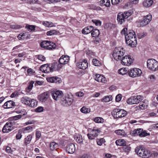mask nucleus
I'll return each instance as SVG.
<instances>
[{"label": "nucleus", "mask_w": 158, "mask_h": 158, "mask_svg": "<svg viewBox=\"0 0 158 158\" xmlns=\"http://www.w3.org/2000/svg\"><path fill=\"white\" fill-rule=\"evenodd\" d=\"M57 34V31L55 30H51L47 32V35H52Z\"/></svg>", "instance_id": "obj_47"}, {"label": "nucleus", "mask_w": 158, "mask_h": 158, "mask_svg": "<svg viewBox=\"0 0 158 158\" xmlns=\"http://www.w3.org/2000/svg\"><path fill=\"white\" fill-rule=\"evenodd\" d=\"M59 147L58 143L55 142H52L50 144V149L52 151H53Z\"/></svg>", "instance_id": "obj_32"}, {"label": "nucleus", "mask_w": 158, "mask_h": 158, "mask_svg": "<svg viewBox=\"0 0 158 158\" xmlns=\"http://www.w3.org/2000/svg\"><path fill=\"white\" fill-rule=\"evenodd\" d=\"M74 139L76 142L79 143H81L83 142V138L81 135L79 134H75L74 136Z\"/></svg>", "instance_id": "obj_26"}, {"label": "nucleus", "mask_w": 158, "mask_h": 158, "mask_svg": "<svg viewBox=\"0 0 158 158\" xmlns=\"http://www.w3.org/2000/svg\"><path fill=\"white\" fill-rule=\"evenodd\" d=\"M93 29V26H87L82 30V32L83 34H87L91 32Z\"/></svg>", "instance_id": "obj_22"}, {"label": "nucleus", "mask_w": 158, "mask_h": 158, "mask_svg": "<svg viewBox=\"0 0 158 158\" xmlns=\"http://www.w3.org/2000/svg\"><path fill=\"white\" fill-rule=\"evenodd\" d=\"M76 95L78 97H81L84 94L82 92H79L77 93L76 94Z\"/></svg>", "instance_id": "obj_63"}, {"label": "nucleus", "mask_w": 158, "mask_h": 158, "mask_svg": "<svg viewBox=\"0 0 158 158\" xmlns=\"http://www.w3.org/2000/svg\"><path fill=\"white\" fill-rule=\"evenodd\" d=\"M135 151L138 155L143 158H148L150 156V151L141 146L136 147Z\"/></svg>", "instance_id": "obj_3"}, {"label": "nucleus", "mask_w": 158, "mask_h": 158, "mask_svg": "<svg viewBox=\"0 0 158 158\" xmlns=\"http://www.w3.org/2000/svg\"><path fill=\"white\" fill-rule=\"evenodd\" d=\"M18 96V92H15L12 93L10 96V97L14 98L17 97Z\"/></svg>", "instance_id": "obj_62"}, {"label": "nucleus", "mask_w": 158, "mask_h": 158, "mask_svg": "<svg viewBox=\"0 0 158 158\" xmlns=\"http://www.w3.org/2000/svg\"><path fill=\"white\" fill-rule=\"evenodd\" d=\"M100 132L99 129L94 128L92 129L90 133L87 135V136L89 139H93L97 137Z\"/></svg>", "instance_id": "obj_12"}, {"label": "nucleus", "mask_w": 158, "mask_h": 158, "mask_svg": "<svg viewBox=\"0 0 158 158\" xmlns=\"http://www.w3.org/2000/svg\"><path fill=\"white\" fill-rule=\"evenodd\" d=\"M125 18L123 14L118 13L117 17V20L118 23L121 24L125 21Z\"/></svg>", "instance_id": "obj_23"}, {"label": "nucleus", "mask_w": 158, "mask_h": 158, "mask_svg": "<svg viewBox=\"0 0 158 158\" xmlns=\"http://www.w3.org/2000/svg\"><path fill=\"white\" fill-rule=\"evenodd\" d=\"M92 21L96 26H100L101 24V22L100 20L95 19L92 20Z\"/></svg>", "instance_id": "obj_54"}, {"label": "nucleus", "mask_w": 158, "mask_h": 158, "mask_svg": "<svg viewBox=\"0 0 158 158\" xmlns=\"http://www.w3.org/2000/svg\"><path fill=\"white\" fill-rule=\"evenodd\" d=\"M27 33H20L18 36L17 37L19 40H23L27 39L28 37Z\"/></svg>", "instance_id": "obj_34"}, {"label": "nucleus", "mask_w": 158, "mask_h": 158, "mask_svg": "<svg viewBox=\"0 0 158 158\" xmlns=\"http://www.w3.org/2000/svg\"><path fill=\"white\" fill-rule=\"evenodd\" d=\"M27 72L29 75H31L35 73V72L31 68H29L27 69Z\"/></svg>", "instance_id": "obj_60"}, {"label": "nucleus", "mask_w": 158, "mask_h": 158, "mask_svg": "<svg viewBox=\"0 0 158 158\" xmlns=\"http://www.w3.org/2000/svg\"><path fill=\"white\" fill-rule=\"evenodd\" d=\"M10 28L14 29H17L22 28V26L17 24L10 25Z\"/></svg>", "instance_id": "obj_51"}, {"label": "nucleus", "mask_w": 158, "mask_h": 158, "mask_svg": "<svg viewBox=\"0 0 158 158\" xmlns=\"http://www.w3.org/2000/svg\"><path fill=\"white\" fill-rule=\"evenodd\" d=\"M121 34L124 35L126 43L132 47H135L137 44L136 36L133 30H127V28H123L121 32Z\"/></svg>", "instance_id": "obj_1"}, {"label": "nucleus", "mask_w": 158, "mask_h": 158, "mask_svg": "<svg viewBox=\"0 0 158 158\" xmlns=\"http://www.w3.org/2000/svg\"><path fill=\"white\" fill-rule=\"evenodd\" d=\"M22 117L21 115H18L11 117V119L13 120H16L19 119Z\"/></svg>", "instance_id": "obj_53"}, {"label": "nucleus", "mask_w": 158, "mask_h": 158, "mask_svg": "<svg viewBox=\"0 0 158 158\" xmlns=\"http://www.w3.org/2000/svg\"><path fill=\"white\" fill-rule=\"evenodd\" d=\"M94 120L95 123H101L104 122V120L103 118L100 117L95 118Z\"/></svg>", "instance_id": "obj_43"}, {"label": "nucleus", "mask_w": 158, "mask_h": 158, "mask_svg": "<svg viewBox=\"0 0 158 158\" xmlns=\"http://www.w3.org/2000/svg\"><path fill=\"white\" fill-rule=\"evenodd\" d=\"M147 33H141L138 34V37L139 39H141L146 35Z\"/></svg>", "instance_id": "obj_55"}, {"label": "nucleus", "mask_w": 158, "mask_h": 158, "mask_svg": "<svg viewBox=\"0 0 158 158\" xmlns=\"http://www.w3.org/2000/svg\"><path fill=\"white\" fill-rule=\"evenodd\" d=\"M34 83V82L33 81H31L28 84L27 88L26 89V91L27 93H29L32 90Z\"/></svg>", "instance_id": "obj_33"}, {"label": "nucleus", "mask_w": 158, "mask_h": 158, "mask_svg": "<svg viewBox=\"0 0 158 158\" xmlns=\"http://www.w3.org/2000/svg\"><path fill=\"white\" fill-rule=\"evenodd\" d=\"M32 138V136L31 135H29L26 137L24 139V143L27 145L30 143V142Z\"/></svg>", "instance_id": "obj_36"}, {"label": "nucleus", "mask_w": 158, "mask_h": 158, "mask_svg": "<svg viewBox=\"0 0 158 158\" xmlns=\"http://www.w3.org/2000/svg\"><path fill=\"white\" fill-rule=\"evenodd\" d=\"M43 24L48 27H51L53 26V24L52 22L47 21L44 22Z\"/></svg>", "instance_id": "obj_44"}, {"label": "nucleus", "mask_w": 158, "mask_h": 158, "mask_svg": "<svg viewBox=\"0 0 158 158\" xmlns=\"http://www.w3.org/2000/svg\"><path fill=\"white\" fill-rule=\"evenodd\" d=\"M41 133L40 131H36L35 132V139L36 140H38L41 136Z\"/></svg>", "instance_id": "obj_46"}, {"label": "nucleus", "mask_w": 158, "mask_h": 158, "mask_svg": "<svg viewBox=\"0 0 158 158\" xmlns=\"http://www.w3.org/2000/svg\"><path fill=\"white\" fill-rule=\"evenodd\" d=\"M38 60H40L42 61H44L45 60V57L41 55H38Z\"/></svg>", "instance_id": "obj_57"}, {"label": "nucleus", "mask_w": 158, "mask_h": 158, "mask_svg": "<svg viewBox=\"0 0 158 158\" xmlns=\"http://www.w3.org/2000/svg\"><path fill=\"white\" fill-rule=\"evenodd\" d=\"M92 63L93 64L96 66H100L101 65L99 61L96 59H93Z\"/></svg>", "instance_id": "obj_49"}, {"label": "nucleus", "mask_w": 158, "mask_h": 158, "mask_svg": "<svg viewBox=\"0 0 158 158\" xmlns=\"http://www.w3.org/2000/svg\"><path fill=\"white\" fill-rule=\"evenodd\" d=\"M81 111L84 113H88L90 112V109L85 106H83L81 109Z\"/></svg>", "instance_id": "obj_39"}, {"label": "nucleus", "mask_w": 158, "mask_h": 158, "mask_svg": "<svg viewBox=\"0 0 158 158\" xmlns=\"http://www.w3.org/2000/svg\"><path fill=\"white\" fill-rule=\"evenodd\" d=\"M49 94L47 92H44L42 93L38 96V99L41 102H44L48 98Z\"/></svg>", "instance_id": "obj_18"}, {"label": "nucleus", "mask_w": 158, "mask_h": 158, "mask_svg": "<svg viewBox=\"0 0 158 158\" xmlns=\"http://www.w3.org/2000/svg\"><path fill=\"white\" fill-rule=\"evenodd\" d=\"M122 98V95L119 94H118L116 97L115 101L116 102L120 101Z\"/></svg>", "instance_id": "obj_56"}, {"label": "nucleus", "mask_w": 158, "mask_h": 158, "mask_svg": "<svg viewBox=\"0 0 158 158\" xmlns=\"http://www.w3.org/2000/svg\"><path fill=\"white\" fill-rule=\"evenodd\" d=\"M124 15V16L125 17V19H127L128 17H129L130 15H131V12H127L125 11L124 12L123 14Z\"/></svg>", "instance_id": "obj_52"}, {"label": "nucleus", "mask_w": 158, "mask_h": 158, "mask_svg": "<svg viewBox=\"0 0 158 158\" xmlns=\"http://www.w3.org/2000/svg\"><path fill=\"white\" fill-rule=\"evenodd\" d=\"M147 66L150 70L156 71L158 70V62L153 59H148L147 61Z\"/></svg>", "instance_id": "obj_4"}, {"label": "nucleus", "mask_w": 158, "mask_h": 158, "mask_svg": "<svg viewBox=\"0 0 158 158\" xmlns=\"http://www.w3.org/2000/svg\"><path fill=\"white\" fill-rule=\"evenodd\" d=\"M115 143L118 146H124L126 144V141L123 139H119L116 140Z\"/></svg>", "instance_id": "obj_29"}, {"label": "nucleus", "mask_w": 158, "mask_h": 158, "mask_svg": "<svg viewBox=\"0 0 158 158\" xmlns=\"http://www.w3.org/2000/svg\"><path fill=\"white\" fill-rule=\"evenodd\" d=\"M100 33V31L97 29L93 28L91 34L93 37H97L98 36Z\"/></svg>", "instance_id": "obj_28"}, {"label": "nucleus", "mask_w": 158, "mask_h": 158, "mask_svg": "<svg viewBox=\"0 0 158 158\" xmlns=\"http://www.w3.org/2000/svg\"><path fill=\"white\" fill-rule=\"evenodd\" d=\"M31 98L27 97H24L22 98L21 99V102L24 105L28 106Z\"/></svg>", "instance_id": "obj_24"}, {"label": "nucleus", "mask_w": 158, "mask_h": 158, "mask_svg": "<svg viewBox=\"0 0 158 158\" xmlns=\"http://www.w3.org/2000/svg\"><path fill=\"white\" fill-rule=\"evenodd\" d=\"M120 60L122 64L127 66L130 65L133 62V59L129 55H126L122 57Z\"/></svg>", "instance_id": "obj_11"}, {"label": "nucleus", "mask_w": 158, "mask_h": 158, "mask_svg": "<svg viewBox=\"0 0 158 158\" xmlns=\"http://www.w3.org/2000/svg\"><path fill=\"white\" fill-rule=\"evenodd\" d=\"M73 101V96L67 95L62 99L61 102L64 106H67L71 105L72 104Z\"/></svg>", "instance_id": "obj_10"}, {"label": "nucleus", "mask_w": 158, "mask_h": 158, "mask_svg": "<svg viewBox=\"0 0 158 158\" xmlns=\"http://www.w3.org/2000/svg\"><path fill=\"white\" fill-rule=\"evenodd\" d=\"M44 110L43 107L42 106H39L35 109V111L37 112H43Z\"/></svg>", "instance_id": "obj_58"}, {"label": "nucleus", "mask_w": 158, "mask_h": 158, "mask_svg": "<svg viewBox=\"0 0 158 158\" xmlns=\"http://www.w3.org/2000/svg\"><path fill=\"white\" fill-rule=\"evenodd\" d=\"M38 101L36 99H31L30 100V102H29L28 106L34 108L35 107L37 106Z\"/></svg>", "instance_id": "obj_27"}, {"label": "nucleus", "mask_w": 158, "mask_h": 158, "mask_svg": "<svg viewBox=\"0 0 158 158\" xmlns=\"http://www.w3.org/2000/svg\"><path fill=\"white\" fill-rule=\"evenodd\" d=\"M143 99V97L140 95L131 97L129 98L127 101L129 104H137Z\"/></svg>", "instance_id": "obj_8"}, {"label": "nucleus", "mask_w": 158, "mask_h": 158, "mask_svg": "<svg viewBox=\"0 0 158 158\" xmlns=\"http://www.w3.org/2000/svg\"><path fill=\"white\" fill-rule=\"evenodd\" d=\"M13 129L11 123H7L2 129L4 133H8L11 131Z\"/></svg>", "instance_id": "obj_17"}, {"label": "nucleus", "mask_w": 158, "mask_h": 158, "mask_svg": "<svg viewBox=\"0 0 158 158\" xmlns=\"http://www.w3.org/2000/svg\"><path fill=\"white\" fill-rule=\"evenodd\" d=\"M77 65L80 69L84 70L88 67V63L86 60L82 59L77 64Z\"/></svg>", "instance_id": "obj_16"}, {"label": "nucleus", "mask_w": 158, "mask_h": 158, "mask_svg": "<svg viewBox=\"0 0 158 158\" xmlns=\"http://www.w3.org/2000/svg\"><path fill=\"white\" fill-rule=\"evenodd\" d=\"M158 153L157 152H150V157H155L157 156L158 155Z\"/></svg>", "instance_id": "obj_59"}, {"label": "nucleus", "mask_w": 158, "mask_h": 158, "mask_svg": "<svg viewBox=\"0 0 158 158\" xmlns=\"http://www.w3.org/2000/svg\"><path fill=\"white\" fill-rule=\"evenodd\" d=\"M105 142V139L103 138L97 139V143L99 146L102 145Z\"/></svg>", "instance_id": "obj_48"}, {"label": "nucleus", "mask_w": 158, "mask_h": 158, "mask_svg": "<svg viewBox=\"0 0 158 158\" xmlns=\"http://www.w3.org/2000/svg\"><path fill=\"white\" fill-rule=\"evenodd\" d=\"M122 1L123 0H111V2L112 4H116Z\"/></svg>", "instance_id": "obj_61"}, {"label": "nucleus", "mask_w": 158, "mask_h": 158, "mask_svg": "<svg viewBox=\"0 0 158 158\" xmlns=\"http://www.w3.org/2000/svg\"><path fill=\"white\" fill-rule=\"evenodd\" d=\"M26 27L29 31H35V26L33 25H26Z\"/></svg>", "instance_id": "obj_45"}, {"label": "nucleus", "mask_w": 158, "mask_h": 158, "mask_svg": "<svg viewBox=\"0 0 158 158\" xmlns=\"http://www.w3.org/2000/svg\"><path fill=\"white\" fill-rule=\"evenodd\" d=\"M153 3V1L152 0H145L143 2V5L145 7H149L152 5Z\"/></svg>", "instance_id": "obj_31"}, {"label": "nucleus", "mask_w": 158, "mask_h": 158, "mask_svg": "<svg viewBox=\"0 0 158 158\" xmlns=\"http://www.w3.org/2000/svg\"><path fill=\"white\" fill-rule=\"evenodd\" d=\"M47 80L48 82L56 83L57 82V78L56 77H49L47 78Z\"/></svg>", "instance_id": "obj_40"}, {"label": "nucleus", "mask_w": 158, "mask_h": 158, "mask_svg": "<svg viewBox=\"0 0 158 158\" xmlns=\"http://www.w3.org/2000/svg\"><path fill=\"white\" fill-rule=\"evenodd\" d=\"M100 5H104L106 7H109L110 4L109 0H102L99 2Z\"/></svg>", "instance_id": "obj_30"}, {"label": "nucleus", "mask_w": 158, "mask_h": 158, "mask_svg": "<svg viewBox=\"0 0 158 158\" xmlns=\"http://www.w3.org/2000/svg\"><path fill=\"white\" fill-rule=\"evenodd\" d=\"M16 137L17 139H20L22 137V135L21 133L19 132L17 134Z\"/></svg>", "instance_id": "obj_64"}, {"label": "nucleus", "mask_w": 158, "mask_h": 158, "mask_svg": "<svg viewBox=\"0 0 158 158\" xmlns=\"http://www.w3.org/2000/svg\"><path fill=\"white\" fill-rule=\"evenodd\" d=\"M95 80L100 82L106 83L107 82V80L105 77L102 75L98 74L96 75Z\"/></svg>", "instance_id": "obj_19"}, {"label": "nucleus", "mask_w": 158, "mask_h": 158, "mask_svg": "<svg viewBox=\"0 0 158 158\" xmlns=\"http://www.w3.org/2000/svg\"><path fill=\"white\" fill-rule=\"evenodd\" d=\"M114 112L116 113L114 114V116L116 118L124 117L127 114V111L123 109H116Z\"/></svg>", "instance_id": "obj_13"}, {"label": "nucleus", "mask_w": 158, "mask_h": 158, "mask_svg": "<svg viewBox=\"0 0 158 158\" xmlns=\"http://www.w3.org/2000/svg\"><path fill=\"white\" fill-rule=\"evenodd\" d=\"M118 72L119 74L123 75L128 73V71L127 68H123L119 69Z\"/></svg>", "instance_id": "obj_41"}, {"label": "nucleus", "mask_w": 158, "mask_h": 158, "mask_svg": "<svg viewBox=\"0 0 158 158\" xmlns=\"http://www.w3.org/2000/svg\"><path fill=\"white\" fill-rule=\"evenodd\" d=\"M112 100L111 96H105L102 99V101L103 102H107Z\"/></svg>", "instance_id": "obj_38"}, {"label": "nucleus", "mask_w": 158, "mask_h": 158, "mask_svg": "<svg viewBox=\"0 0 158 158\" xmlns=\"http://www.w3.org/2000/svg\"><path fill=\"white\" fill-rule=\"evenodd\" d=\"M54 67L53 64H46L41 65L40 68V70L45 73L52 72L54 69Z\"/></svg>", "instance_id": "obj_9"}, {"label": "nucleus", "mask_w": 158, "mask_h": 158, "mask_svg": "<svg viewBox=\"0 0 158 158\" xmlns=\"http://www.w3.org/2000/svg\"><path fill=\"white\" fill-rule=\"evenodd\" d=\"M152 16L150 14H148L143 16L142 19L138 22V26L139 27H143L148 24L151 20Z\"/></svg>", "instance_id": "obj_5"}, {"label": "nucleus", "mask_w": 158, "mask_h": 158, "mask_svg": "<svg viewBox=\"0 0 158 158\" xmlns=\"http://www.w3.org/2000/svg\"><path fill=\"white\" fill-rule=\"evenodd\" d=\"M129 76L132 77H136L140 76L142 73V70L139 69L134 68L128 71Z\"/></svg>", "instance_id": "obj_6"}, {"label": "nucleus", "mask_w": 158, "mask_h": 158, "mask_svg": "<svg viewBox=\"0 0 158 158\" xmlns=\"http://www.w3.org/2000/svg\"><path fill=\"white\" fill-rule=\"evenodd\" d=\"M62 92L61 91L57 90L52 92V97L56 100H59L62 97Z\"/></svg>", "instance_id": "obj_14"}, {"label": "nucleus", "mask_w": 158, "mask_h": 158, "mask_svg": "<svg viewBox=\"0 0 158 158\" xmlns=\"http://www.w3.org/2000/svg\"><path fill=\"white\" fill-rule=\"evenodd\" d=\"M148 105V101L146 100H144L143 102L140 103L139 107L141 109H144L147 108Z\"/></svg>", "instance_id": "obj_25"}, {"label": "nucleus", "mask_w": 158, "mask_h": 158, "mask_svg": "<svg viewBox=\"0 0 158 158\" xmlns=\"http://www.w3.org/2000/svg\"><path fill=\"white\" fill-rule=\"evenodd\" d=\"M49 41L48 40H46L42 42L40 44L41 47L42 48L47 49V47H48V45H49Z\"/></svg>", "instance_id": "obj_37"}, {"label": "nucleus", "mask_w": 158, "mask_h": 158, "mask_svg": "<svg viewBox=\"0 0 158 158\" xmlns=\"http://www.w3.org/2000/svg\"><path fill=\"white\" fill-rule=\"evenodd\" d=\"M15 106V102L11 100H10L5 103L3 106L5 108H10Z\"/></svg>", "instance_id": "obj_21"}, {"label": "nucleus", "mask_w": 158, "mask_h": 158, "mask_svg": "<svg viewBox=\"0 0 158 158\" xmlns=\"http://www.w3.org/2000/svg\"><path fill=\"white\" fill-rule=\"evenodd\" d=\"M66 152L69 154L73 153L76 150L75 145L73 143L68 144L65 148Z\"/></svg>", "instance_id": "obj_15"}, {"label": "nucleus", "mask_w": 158, "mask_h": 158, "mask_svg": "<svg viewBox=\"0 0 158 158\" xmlns=\"http://www.w3.org/2000/svg\"><path fill=\"white\" fill-rule=\"evenodd\" d=\"M48 45V47H47V49L48 50L54 49L56 47V45L55 43L50 41H49V45Z\"/></svg>", "instance_id": "obj_35"}, {"label": "nucleus", "mask_w": 158, "mask_h": 158, "mask_svg": "<svg viewBox=\"0 0 158 158\" xmlns=\"http://www.w3.org/2000/svg\"><path fill=\"white\" fill-rule=\"evenodd\" d=\"M69 60V57L68 56H62L59 59V62L60 64H65L68 63Z\"/></svg>", "instance_id": "obj_20"}, {"label": "nucleus", "mask_w": 158, "mask_h": 158, "mask_svg": "<svg viewBox=\"0 0 158 158\" xmlns=\"http://www.w3.org/2000/svg\"><path fill=\"white\" fill-rule=\"evenodd\" d=\"M115 132L118 135L123 136L125 134L124 131L123 130L119 129L116 130Z\"/></svg>", "instance_id": "obj_42"}, {"label": "nucleus", "mask_w": 158, "mask_h": 158, "mask_svg": "<svg viewBox=\"0 0 158 158\" xmlns=\"http://www.w3.org/2000/svg\"><path fill=\"white\" fill-rule=\"evenodd\" d=\"M125 53V50L123 48L121 47L116 48L113 51V56L114 59L118 61L121 60Z\"/></svg>", "instance_id": "obj_2"}, {"label": "nucleus", "mask_w": 158, "mask_h": 158, "mask_svg": "<svg viewBox=\"0 0 158 158\" xmlns=\"http://www.w3.org/2000/svg\"><path fill=\"white\" fill-rule=\"evenodd\" d=\"M132 135L136 136L139 135L141 137H144L150 135L149 133L147 132L142 129L139 128L134 130L131 133Z\"/></svg>", "instance_id": "obj_7"}, {"label": "nucleus", "mask_w": 158, "mask_h": 158, "mask_svg": "<svg viewBox=\"0 0 158 158\" xmlns=\"http://www.w3.org/2000/svg\"><path fill=\"white\" fill-rule=\"evenodd\" d=\"M24 131L26 132H30L33 130V128L31 127L28 126L23 128Z\"/></svg>", "instance_id": "obj_50"}]
</instances>
